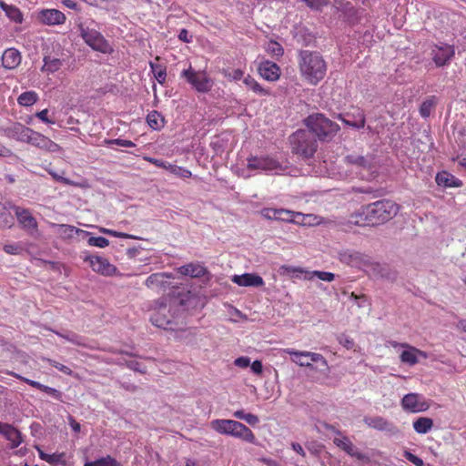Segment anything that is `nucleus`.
Returning <instances> with one entry per match:
<instances>
[{
  "instance_id": "1",
  "label": "nucleus",
  "mask_w": 466,
  "mask_h": 466,
  "mask_svg": "<svg viewBox=\"0 0 466 466\" xmlns=\"http://www.w3.org/2000/svg\"><path fill=\"white\" fill-rule=\"evenodd\" d=\"M400 206L392 200L381 199L361 206L350 217V223L360 227H374L393 218Z\"/></svg>"
},
{
  "instance_id": "2",
  "label": "nucleus",
  "mask_w": 466,
  "mask_h": 466,
  "mask_svg": "<svg viewBox=\"0 0 466 466\" xmlns=\"http://www.w3.org/2000/svg\"><path fill=\"white\" fill-rule=\"evenodd\" d=\"M301 77L309 85H318L326 76L327 63L318 52L303 50L299 56Z\"/></svg>"
},
{
  "instance_id": "3",
  "label": "nucleus",
  "mask_w": 466,
  "mask_h": 466,
  "mask_svg": "<svg viewBox=\"0 0 466 466\" xmlns=\"http://www.w3.org/2000/svg\"><path fill=\"white\" fill-rule=\"evenodd\" d=\"M211 428L223 435H229L240 439L248 443L256 442V436L245 424L234 420H213Z\"/></svg>"
},
{
  "instance_id": "4",
  "label": "nucleus",
  "mask_w": 466,
  "mask_h": 466,
  "mask_svg": "<svg viewBox=\"0 0 466 466\" xmlns=\"http://www.w3.org/2000/svg\"><path fill=\"white\" fill-rule=\"evenodd\" d=\"M305 125L320 141L331 140L339 131V126L325 116L316 113L305 119Z\"/></svg>"
},
{
  "instance_id": "5",
  "label": "nucleus",
  "mask_w": 466,
  "mask_h": 466,
  "mask_svg": "<svg viewBox=\"0 0 466 466\" xmlns=\"http://www.w3.org/2000/svg\"><path fill=\"white\" fill-rule=\"evenodd\" d=\"M289 142L292 153L303 159L313 157L318 148L317 141L312 135L302 129L294 132L289 137Z\"/></svg>"
},
{
  "instance_id": "6",
  "label": "nucleus",
  "mask_w": 466,
  "mask_h": 466,
  "mask_svg": "<svg viewBox=\"0 0 466 466\" xmlns=\"http://www.w3.org/2000/svg\"><path fill=\"white\" fill-rule=\"evenodd\" d=\"M77 29L84 42L93 50L103 54L113 53L112 46L99 31L83 22L77 24Z\"/></svg>"
},
{
  "instance_id": "7",
  "label": "nucleus",
  "mask_w": 466,
  "mask_h": 466,
  "mask_svg": "<svg viewBox=\"0 0 466 466\" xmlns=\"http://www.w3.org/2000/svg\"><path fill=\"white\" fill-rule=\"evenodd\" d=\"M180 76L184 78L197 92L208 93L214 86V80L205 70H195L191 64L187 69H184Z\"/></svg>"
},
{
  "instance_id": "8",
  "label": "nucleus",
  "mask_w": 466,
  "mask_h": 466,
  "mask_svg": "<svg viewBox=\"0 0 466 466\" xmlns=\"http://www.w3.org/2000/svg\"><path fill=\"white\" fill-rule=\"evenodd\" d=\"M344 162L349 167H351V171H355L361 178L369 179L374 168L372 158L361 155H348L345 157Z\"/></svg>"
},
{
  "instance_id": "9",
  "label": "nucleus",
  "mask_w": 466,
  "mask_h": 466,
  "mask_svg": "<svg viewBox=\"0 0 466 466\" xmlns=\"http://www.w3.org/2000/svg\"><path fill=\"white\" fill-rule=\"evenodd\" d=\"M283 351L291 356V361L300 367H311L312 362H320L323 366H327L326 359L319 353L310 351H299L294 349H285Z\"/></svg>"
},
{
  "instance_id": "10",
  "label": "nucleus",
  "mask_w": 466,
  "mask_h": 466,
  "mask_svg": "<svg viewBox=\"0 0 466 466\" xmlns=\"http://www.w3.org/2000/svg\"><path fill=\"white\" fill-rule=\"evenodd\" d=\"M247 167L249 170L278 171L282 170L281 164L270 156H250L247 158Z\"/></svg>"
},
{
  "instance_id": "11",
  "label": "nucleus",
  "mask_w": 466,
  "mask_h": 466,
  "mask_svg": "<svg viewBox=\"0 0 466 466\" xmlns=\"http://www.w3.org/2000/svg\"><path fill=\"white\" fill-rule=\"evenodd\" d=\"M168 312L167 299L160 298L155 301V312L151 315L150 321L156 327L167 329L171 323L169 315L166 314Z\"/></svg>"
},
{
  "instance_id": "12",
  "label": "nucleus",
  "mask_w": 466,
  "mask_h": 466,
  "mask_svg": "<svg viewBox=\"0 0 466 466\" xmlns=\"http://www.w3.org/2000/svg\"><path fill=\"white\" fill-rule=\"evenodd\" d=\"M21 228L30 235L38 231V223L29 209L18 206H12Z\"/></svg>"
},
{
  "instance_id": "13",
  "label": "nucleus",
  "mask_w": 466,
  "mask_h": 466,
  "mask_svg": "<svg viewBox=\"0 0 466 466\" xmlns=\"http://www.w3.org/2000/svg\"><path fill=\"white\" fill-rule=\"evenodd\" d=\"M84 261L88 262L93 271L103 276H113L117 270L116 267L104 257L89 255L85 257Z\"/></svg>"
},
{
  "instance_id": "14",
  "label": "nucleus",
  "mask_w": 466,
  "mask_h": 466,
  "mask_svg": "<svg viewBox=\"0 0 466 466\" xmlns=\"http://www.w3.org/2000/svg\"><path fill=\"white\" fill-rule=\"evenodd\" d=\"M27 144L49 153H58L62 150L58 144L35 130H32Z\"/></svg>"
},
{
  "instance_id": "15",
  "label": "nucleus",
  "mask_w": 466,
  "mask_h": 466,
  "mask_svg": "<svg viewBox=\"0 0 466 466\" xmlns=\"http://www.w3.org/2000/svg\"><path fill=\"white\" fill-rule=\"evenodd\" d=\"M401 407L404 410L417 413L425 411L430 404L418 393H408L401 400Z\"/></svg>"
},
{
  "instance_id": "16",
  "label": "nucleus",
  "mask_w": 466,
  "mask_h": 466,
  "mask_svg": "<svg viewBox=\"0 0 466 466\" xmlns=\"http://www.w3.org/2000/svg\"><path fill=\"white\" fill-rule=\"evenodd\" d=\"M326 429L329 431H332L336 432L338 435L341 436L340 438H335L333 440V442L337 447L344 451L351 457H355L359 460L364 459V455L356 449V447L353 445V443L347 436H342L341 432L339 431H336L334 426L332 425H327Z\"/></svg>"
},
{
  "instance_id": "17",
  "label": "nucleus",
  "mask_w": 466,
  "mask_h": 466,
  "mask_svg": "<svg viewBox=\"0 0 466 466\" xmlns=\"http://www.w3.org/2000/svg\"><path fill=\"white\" fill-rule=\"evenodd\" d=\"M363 421L369 428L379 431L389 432L391 434H396L399 431L393 422L388 420L382 416H365Z\"/></svg>"
},
{
  "instance_id": "18",
  "label": "nucleus",
  "mask_w": 466,
  "mask_h": 466,
  "mask_svg": "<svg viewBox=\"0 0 466 466\" xmlns=\"http://www.w3.org/2000/svg\"><path fill=\"white\" fill-rule=\"evenodd\" d=\"M258 75L265 80L269 82H276L281 76L280 67L272 61L264 59L259 62L258 66Z\"/></svg>"
},
{
  "instance_id": "19",
  "label": "nucleus",
  "mask_w": 466,
  "mask_h": 466,
  "mask_svg": "<svg viewBox=\"0 0 466 466\" xmlns=\"http://www.w3.org/2000/svg\"><path fill=\"white\" fill-rule=\"evenodd\" d=\"M432 60L437 66L446 65L454 56V47L448 44L435 46L431 52Z\"/></svg>"
},
{
  "instance_id": "20",
  "label": "nucleus",
  "mask_w": 466,
  "mask_h": 466,
  "mask_svg": "<svg viewBox=\"0 0 466 466\" xmlns=\"http://www.w3.org/2000/svg\"><path fill=\"white\" fill-rule=\"evenodd\" d=\"M282 269L286 274L293 275L296 273H305L306 279H311L313 276L318 277L320 280L331 282L335 279V275L331 272L327 271H306L301 268L293 267V266H283Z\"/></svg>"
},
{
  "instance_id": "21",
  "label": "nucleus",
  "mask_w": 466,
  "mask_h": 466,
  "mask_svg": "<svg viewBox=\"0 0 466 466\" xmlns=\"http://www.w3.org/2000/svg\"><path fill=\"white\" fill-rule=\"evenodd\" d=\"M169 279H171L170 274H167L165 272L153 273L147 277L145 281V285L153 290L165 291L170 285L168 282Z\"/></svg>"
},
{
  "instance_id": "22",
  "label": "nucleus",
  "mask_w": 466,
  "mask_h": 466,
  "mask_svg": "<svg viewBox=\"0 0 466 466\" xmlns=\"http://www.w3.org/2000/svg\"><path fill=\"white\" fill-rule=\"evenodd\" d=\"M0 434L10 441L11 449L17 448L23 442L21 432L11 424L0 421Z\"/></svg>"
},
{
  "instance_id": "23",
  "label": "nucleus",
  "mask_w": 466,
  "mask_h": 466,
  "mask_svg": "<svg viewBox=\"0 0 466 466\" xmlns=\"http://www.w3.org/2000/svg\"><path fill=\"white\" fill-rule=\"evenodd\" d=\"M38 19L46 25H63L66 17L64 13L57 9H44L38 15Z\"/></svg>"
},
{
  "instance_id": "24",
  "label": "nucleus",
  "mask_w": 466,
  "mask_h": 466,
  "mask_svg": "<svg viewBox=\"0 0 466 466\" xmlns=\"http://www.w3.org/2000/svg\"><path fill=\"white\" fill-rule=\"evenodd\" d=\"M32 130V128L27 127L21 123H14L5 129V134L12 139L27 143Z\"/></svg>"
},
{
  "instance_id": "25",
  "label": "nucleus",
  "mask_w": 466,
  "mask_h": 466,
  "mask_svg": "<svg viewBox=\"0 0 466 466\" xmlns=\"http://www.w3.org/2000/svg\"><path fill=\"white\" fill-rule=\"evenodd\" d=\"M232 281L241 287H260L264 285V280L260 276L251 273L235 275Z\"/></svg>"
},
{
  "instance_id": "26",
  "label": "nucleus",
  "mask_w": 466,
  "mask_h": 466,
  "mask_svg": "<svg viewBox=\"0 0 466 466\" xmlns=\"http://www.w3.org/2000/svg\"><path fill=\"white\" fill-rule=\"evenodd\" d=\"M299 217L302 218V220L299 222L301 224H306L307 220L310 218H313L314 220L317 219V217H314L313 215H304L302 213L288 210L285 208H278L276 220H280L283 222H296V218Z\"/></svg>"
},
{
  "instance_id": "27",
  "label": "nucleus",
  "mask_w": 466,
  "mask_h": 466,
  "mask_svg": "<svg viewBox=\"0 0 466 466\" xmlns=\"http://www.w3.org/2000/svg\"><path fill=\"white\" fill-rule=\"evenodd\" d=\"M21 54L15 48L6 49L2 56V65L6 69H15L21 63Z\"/></svg>"
},
{
  "instance_id": "28",
  "label": "nucleus",
  "mask_w": 466,
  "mask_h": 466,
  "mask_svg": "<svg viewBox=\"0 0 466 466\" xmlns=\"http://www.w3.org/2000/svg\"><path fill=\"white\" fill-rule=\"evenodd\" d=\"M346 116H351L352 120L344 117L341 115L339 116V119H340L345 125L358 129L365 127L366 118L362 109L357 108L355 113H347Z\"/></svg>"
},
{
  "instance_id": "29",
  "label": "nucleus",
  "mask_w": 466,
  "mask_h": 466,
  "mask_svg": "<svg viewBox=\"0 0 466 466\" xmlns=\"http://www.w3.org/2000/svg\"><path fill=\"white\" fill-rule=\"evenodd\" d=\"M15 378H17L18 380L25 382L26 384L30 385L31 387L33 388H35L50 396H52L53 398H55L56 400H61L62 399V393L54 389V388H51L49 386H46V385H44V384H41L40 382L38 381H35V380H32L30 379H27V378H25V377H22L20 375H15Z\"/></svg>"
},
{
  "instance_id": "30",
  "label": "nucleus",
  "mask_w": 466,
  "mask_h": 466,
  "mask_svg": "<svg viewBox=\"0 0 466 466\" xmlns=\"http://www.w3.org/2000/svg\"><path fill=\"white\" fill-rule=\"evenodd\" d=\"M178 273L191 278H200L206 275L207 269L199 263H189L178 268Z\"/></svg>"
},
{
  "instance_id": "31",
  "label": "nucleus",
  "mask_w": 466,
  "mask_h": 466,
  "mask_svg": "<svg viewBox=\"0 0 466 466\" xmlns=\"http://www.w3.org/2000/svg\"><path fill=\"white\" fill-rule=\"evenodd\" d=\"M436 183L445 187H460L462 182L447 171L439 172L436 175Z\"/></svg>"
},
{
  "instance_id": "32",
  "label": "nucleus",
  "mask_w": 466,
  "mask_h": 466,
  "mask_svg": "<svg viewBox=\"0 0 466 466\" xmlns=\"http://www.w3.org/2000/svg\"><path fill=\"white\" fill-rule=\"evenodd\" d=\"M243 83L248 89L260 96H268L271 94L269 89L263 87L254 77L249 75L244 78Z\"/></svg>"
},
{
  "instance_id": "33",
  "label": "nucleus",
  "mask_w": 466,
  "mask_h": 466,
  "mask_svg": "<svg viewBox=\"0 0 466 466\" xmlns=\"http://www.w3.org/2000/svg\"><path fill=\"white\" fill-rule=\"evenodd\" d=\"M44 65L41 68L43 73L54 74L57 72L63 66V61L50 56H44Z\"/></svg>"
},
{
  "instance_id": "34",
  "label": "nucleus",
  "mask_w": 466,
  "mask_h": 466,
  "mask_svg": "<svg viewBox=\"0 0 466 466\" xmlns=\"http://www.w3.org/2000/svg\"><path fill=\"white\" fill-rule=\"evenodd\" d=\"M433 425V420L428 417H420L413 421V429L419 434H426Z\"/></svg>"
},
{
  "instance_id": "35",
  "label": "nucleus",
  "mask_w": 466,
  "mask_h": 466,
  "mask_svg": "<svg viewBox=\"0 0 466 466\" xmlns=\"http://www.w3.org/2000/svg\"><path fill=\"white\" fill-rule=\"evenodd\" d=\"M0 7L12 21L15 23H22L23 15L18 7L13 5H8L3 1H0Z\"/></svg>"
},
{
  "instance_id": "36",
  "label": "nucleus",
  "mask_w": 466,
  "mask_h": 466,
  "mask_svg": "<svg viewBox=\"0 0 466 466\" xmlns=\"http://www.w3.org/2000/svg\"><path fill=\"white\" fill-rule=\"evenodd\" d=\"M53 226L57 228L58 235L64 239L72 238L76 234L81 231L74 226L66 224H53Z\"/></svg>"
},
{
  "instance_id": "37",
  "label": "nucleus",
  "mask_w": 466,
  "mask_h": 466,
  "mask_svg": "<svg viewBox=\"0 0 466 466\" xmlns=\"http://www.w3.org/2000/svg\"><path fill=\"white\" fill-rule=\"evenodd\" d=\"M15 218L11 211L0 202V228H11Z\"/></svg>"
},
{
  "instance_id": "38",
  "label": "nucleus",
  "mask_w": 466,
  "mask_h": 466,
  "mask_svg": "<svg viewBox=\"0 0 466 466\" xmlns=\"http://www.w3.org/2000/svg\"><path fill=\"white\" fill-rule=\"evenodd\" d=\"M148 126L155 129L159 130L164 127V117L157 111H151L147 116Z\"/></svg>"
},
{
  "instance_id": "39",
  "label": "nucleus",
  "mask_w": 466,
  "mask_h": 466,
  "mask_svg": "<svg viewBox=\"0 0 466 466\" xmlns=\"http://www.w3.org/2000/svg\"><path fill=\"white\" fill-rule=\"evenodd\" d=\"M38 100V95L35 91H26L22 93L18 98L17 103L22 106H33Z\"/></svg>"
},
{
  "instance_id": "40",
  "label": "nucleus",
  "mask_w": 466,
  "mask_h": 466,
  "mask_svg": "<svg viewBox=\"0 0 466 466\" xmlns=\"http://www.w3.org/2000/svg\"><path fill=\"white\" fill-rule=\"evenodd\" d=\"M149 66L154 74L155 78L160 85H164L167 80V68L163 65L149 62Z\"/></svg>"
},
{
  "instance_id": "41",
  "label": "nucleus",
  "mask_w": 466,
  "mask_h": 466,
  "mask_svg": "<svg viewBox=\"0 0 466 466\" xmlns=\"http://www.w3.org/2000/svg\"><path fill=\"white\" fill-rule=\"evenodd\" d=\"M435 105H436L435 96H430L427 99H425L420 106V116L425 118L428 117L431 115Z\"/></svg>"
},
{
  "instance_id": "42",
  "label": "nucleus",
  "mask_w": 466,
  "mask_h": 466,
  "mask_svg": "<svg viewBox=\"0 0 466 466\" xmlns=\"http://www.w3.org/2000/svg\"><path fill=\"white\" fill-rule=\"evenodd\" d=\"M84 466H121V464L116 459L107 455L96 461L86 462Z\"/></svg>"
},
{
  "instance_id": "43",
  "label": "nucleus",
  "mask_w": 466,
  "mask_h": 466,
  "mask_svg": "<svg viewBox=\"0 0 466 466\" xmlns=\"http://www.w3.org/2000/svg\"><path fill=\"white\" fill-rule=\"evenodd\" d=\"M266 51L273 57H281L284 54L282 46L274 40L268 41L266 46Z\"/></svg>"
},
{
  "instance_id": "44",
  "label": "nucleus",
  "mask_w": 466,
  "mask_h": 466,
  "mask_svg": "<svg viewBox=\"0 0 466 466\" xmlns=\"http://www.w3.org/2000/svg\"><path fill=\"white\" fill-rule=\"evenodd\" d=\"M400 361L402 363L408 364L410 366H414L419 362L418 358H416V353L411 349H406L403 350L400 356Z\"/></svg>"
},
{
  "instance_id": "45",
  "label": "nucleus",
  "mask_w": 466,
  "mask_h": 466,
  "mask_svg": "<svg viewBox=\"0 0 466 466\" xmlns=\"http://www.w3.org/2000/svg\"><path fill=\"white\" fill-rule=\"evenodd\" d=\"M168 170H170V172H172L173 174H175L178 177H181L183 178H188L192 176V173L190 170L181 167L174 166L171 164H168Z\"/></svg>"
},
{
  "instance_id": "46",
  "label": "nucleus",
  "mask_w": 466,
  "mask_h": 466,
  "mask_svg": "<svg viewBox=\"0 0 466 466\" xmlns=\"http://www.w3.org/2000/svg\"><path fill=\"white\" fill-rule=\"evenodd\" d=\"M87 244L92 247L106 248L109 245V240L104 237H90Z\"/></svg>"
},
{
  "instance_id": "47",
  "label": "nucleus",
  "mask_w": 466,
  "mask_h": 466,
  "mask_svg": "<svg viewBox=\"0 0 466 466\" xmlns=\"http://www.w3.org/2000/svg\"><path fill=\"white\" fill-rule=\"evenodd\" d=\"M48 463L53 465V466L66 465V453L65 452H60V453H52V454H50V458H49Z\"/></svg>"
},
{
  "instance_id": "48",
  "label": "nucleus",
  "mask_w": 466,
  "mask_h": 466,
  "mask_svg": "<svg viewBox=\"0 0 466 466\" xmlns=\"http://www.w3.org/2000/svg\"><path fill=\"white\" fill-rule=\"evenodd\" d=\"M45 360L49 363V365H51L52 367L56 368V370H58L59 371H61L62 373L66 374V375H72L73 374V371L72 370L64 365V364H61L52 359H45Z\"/></svg>"
},
{
  "instance_id": "49",
  "label": "nucleus",
  "mask_w": 466,
  "mask_h": 466,
  "mask_svg": "<svg viewBox=\"0 0 466 466\" xmlns=\"http://www.w3.org/2000/svg\"><path fill=\"white\" fill-rule=\"evenodd\" d=\"M339 343L345 347L347 350H351L355 346L353 339L342 333L338 337Z\"/></svg>"
},
{
  "instance_id": "50",
  "label": "nucleus",
  "mask_w": 466,
  "mask_h": 466,
  "mask_svg": "<svg viewBox=\"0 0 466 466\" xmlns=\"http://www.w3.org/2000/svg\"><path fill=\"white\" fill-rule=\"evenodd\" d=\"M3 250L10 255H19L23 252V248L19 244H5Z\"/></svg>"
},
{
  "instance_id": "51",
  "label": "nucleus",
  "mask_w": 466,
  "mask_h": 466,
  "mask_svg": "<svg viewBox=\"0 0 466 466\" xmlns=\"http://www.w3.org/2000/svg\"><path fill=\"white\" fill-rule=\"evenodd\" d=\"M224 76L229 80H240L244 76V71L241 69H233L231 71L225 70Z\"/></svg>"
},
{
  "instance_id": "52",
  "label": "nucleus",
  "mask_w": 466,
  "mask_h": 466,
  "mask_svg": "<svg viewBox=\"0 0 466 466\" xmlns=\"http://www.w3.org/2000/svg\"><path fill=\"white\" fill-rule=\"evenodd\" d=\"M260 213L265 218L268 220H276L278 208H265L261 209Z\"/></svg>"
},
{
  "instance_id": "53",
  "label": "nucleus",
  "mask_w": 466,
  "mask_h": 466,
  "mask_svg": "<svg viewBox=\"0 0 466 466\" xmlns=\"http://www.w3.org/2000/svg\"><path fill=\"white\" fill-rule=\"evenodd\" d=\"M404 457L410 462H412L416 466H423V461L418 456L414 455L409 451H405L403 453Z\"/></svg>"
},
{
  "instance_id": "54",
  "label": "nucleus",
  "mask_w": 466,
  "mask_h": 466,
  "mask_svg": "<svg viewBox=\"0 0 466 466\" xmlns=\"http://www.w3.org/2000/svg\"><path fill=\"white\" fill-rule=\"evenodd\" d=\"M107 143L124 147H132L135 146V144L132 141L120 138L109 140Z\"/></svg>"
},
{
  "instance_id": "55",
  "label": "nucleus",
  "mask_w": 466,
  "mask_h": 466,
  "mask_svg": "<svg viewBox=\"0 0 466 466\" xmlns=\"http://www.w3.org/2000/svg\"><path fill=\"white\" fill-rule=\"evenodd\" d=\"M48 173L57 182H60V183H62L64 185H74L73 181H71L70 179H68L66 177H64L58 175L57 173H56L53 170H48Z\"/></svg>"
},
{
  "instance_id": "56",
  "label": "nucleus",
  "mask_w": 466,
  "mask_h": 466,
  "mask_svg": "<svg viewBox=\"0 0 466 466\" xmlns=\"http://www.w3.org/2000/svg\"><path fill=\"white\" fill-rule=\"evenodd\" d=\"M48 109H43L35 114V116L39 118L41 121L46 124H55V121L53 119L48 118L47 116Z\"/></svg>"
},
{
  "instance_id": "57",
  "label": "nucleus",
  "mask_w": 466,
  "mask_h": 466,
  "mask_svg": "<svg viewBox=\"0 0 466 466\" xmlns=\"http://www.w3.org/2000/svg\"><path fill=\"white\" fill-rule=\"evenodd\" d=\"M234 363L239 368H247L250 365V359L248 357H238Z\"/></svg>"
},
{
  "instance_id": "58",
  "label": "nucleus",
  "mask_w": 466,
  "mask_h": 466,
  "mask_svg": "<svg viewBox=\"0 0 466 466\" xmlns=\"http://www.w3.org/2000/svg\"><path fill=\"white\" fill-rule=\"evenodd\" d=\"M250 367L255 374L260 375L263 371V366L260 360H254Z\"/></svg>"
},
{
  "instance_id": "59",
  "label": "nucleus",
  "mask_w": 466,
  "mask_h": 466,
  "mask_svg": "<svg viewBox=\"0 0 466 466\" xmlns=\"http://www.w3.org/2000/svg\"><path fill=\"white\" fill-rule=\"evenodd\" d=\"M179 40L185 43H190L192 40V36L189 35L188 31L185 28L181 29L178 34Z\"/></svg>"
},
{
  "instance_id": "60",
  "label": "nucleus",
  "mask_w": 466,
  "mask_h": 466,
  "mask_svg": "<svg viewBox=\"0 0 466 466\" xmlns=\"http://www.w3.org/2000/svg\"><path fill=\"white\" fill-rule=\"evenodd\" d=\"M245 421L247 423H248L249 425H251V426H255V425H257L259 422V419L255 414L247 413L246 418H245Z\"/></svg>"
},
{
  "instance_id": "61",
  "label": "nucleus",
  "mask_w": 466,
  "mask_h": 466,
  "mask_svg": "<svg viewBox=\"0 0 466 466\" xmlns=\"http://www.w3.org/2000/svg\"><path fill=\"white\" fill-rule=\"evenodd\" d=\"M402 348L403 349H411L412 350L415 351L416 353V358H418L419 356L420 357H422L423 359H427L428 358V354L427 352L423 351V350H420L411 345H402Z\"/></svg>"
},
{
  "instance_id": "62",
  "label": "nucleus",
  "mask_w": 466,
  "mask_h": 466,
  "mask_svg": "<svg viewBox=\"0 0 466 466\" xmlns=\"http://www.w3.org/2000/svg\"><path fill=\"white\" fill-rule=\"evenodd\" d=\"M68 422H69V425L71 427V429L75 431V432H79L80 430H81V425L79 422H77L72 416H69L68 418Z\"/></svg>"
},
{
  "instance_id": "63",
  "label": "nucleus",
  "mask_w": 466,
  "mask_h": 466,
  "mask_svg": "<svg viewBox=\"0 0 466 466\" xmlns=\"http://www.w3.org/2000/svg\"><path fill=\"white\" fill-rule=\"evenodd\" d=\"M62 5L67 8L79 11L78 4L73 0H63Z\"/></svg>"
},
{
  "instance_id": "64",
  "label": "nucleus",
  "mask_w": 466,
  "mask_h": 466,
  "mask_svg": "<svg viewBox=\"0 0 466 466\" xmlns=\"http://www.w3.org/2000/svg\"><path fill=\"white\" fill-rule=\"evenodd\" d=\"M292 450L302 457L306 456V452L302 446L298 442H291Z\"/></svg>"
}]
</instances>
